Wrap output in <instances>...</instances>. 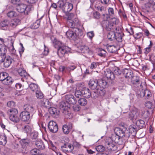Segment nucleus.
I'll list each match as a JSON object with an SVG mask.
<instances>
[{
  "instance_id": "nucleus-55",
  "label": "nucleus",
  "mask_w": 155,
  "mask_h": 155,
  "mask_svg": "<svg viewBox=\"0 0 155 155\" xmlns=\"http://www.w3.org/2000/svg\"><path fill=\"white\" fill-rule=\"evenodd\" d=\"M20 45H21V47L19 48L18 51L20 56H21L22 54L24 52L25 49L21 43H20Z\"/></svg>"
},
{
  "instance_id": "nucleus-64",
  "label": "nucleus",
  "mask_w": 155,
  "mask_h": 155,
  "mask_svg": "<svg viewBox=\"0 0 155 155\" xmlns=\"http://www.w3.org/2000/svg\"><path fill=\"white\" fill-rule=\"evenodd\" d=\"M87 35L88 37L90 39H91L94 36L93 31H91L87 32Z\"/></svg>"
},
{
  "instance_id": "nucleus-47",
  "label": "nucleus",
  "mask_w": 155,
  "mask_h": 155,
  "mask_svg": "<svg viewBox=\"0 0 155 155\" xmlns=\"http://www.w3.org/2000/svg\"><path fill=\"white\" fill-rule=\"evenodd\" d=\"M30 136L31 138L35 141L38 136V133L36 132H33L31 133Z\"/></svg>"
},
{
  "instance_id": "nucleus-30",
  "label": "nucleus",
  "mask_w": 155,
  "mask_h": 155,
  "mask_svg": "<svg viewBox=\"0 0 155 155\" xmlns=\"http://www.w3.org/2000/svg\"><path fill=\"white\" fill-rule=\"evenodd\" d=\"M73 8V5L72 4L68 2L65 3V5L64 8L65 11L68 12H70Z\"/></svg>"
},
{
  "instance_id": "nucleus-27",
  "label": "nucleus",
  "mask_w": 155,
  "mask_h": 155,
  "mask_svg": "<svg viewBox=\"0 0 155 155\" xmlns=\"http://www.w3.org/2000/svg\"><path fill=\"white\" fill-rule=\"evenodd\" d=\"M74 31L76 34V36L77 35L79 37H83L84 35L82 29L80 28L79 27L75 28Z\"/></svg>"
},
{
  "instance_id": "nucleus-4",
  "label": "nucleus",
  "mask_w": 155,
  "mask_h": 155,
  "mask_svg": "<svg viewBox=\"0 0 155 155\" xmlns=\"http://www.w3.org/2000/svg\"><path fill=\"white\" fill-rule=\"evenodd\" d=\"M32 7L31 6H27L24 4H20L17 5L16 9L18 12H24L26 15L28 14V12L32 10Z\"/></svg>"
},
{
  "instance_id": "nucleus-43",
  "label": "nucleus",
  "mask_w": 155,
  "mask_h": 155,
  "mask_svg": "<svg viewBox=\"0 0 155 155\" xmlns=\"http://www.w3.org/2000/svg\"><path fill=\"white\" fill-rule=\"evenodd\" d=\"M35 92L36 96L38 98L42 99L43 98V94L40 91V88Z\"/></svg>"
},
{
  "instance_id": "nucleus-37",
  "label": "nucleus",
  "mask_w": 155,
  "mask_h": 155,
  "mask_svg": "<svg viewBox=\"0 0 155 155\" xmlns=\"http://www.w3.org/2000/svg\"><path fill=\"white\" fill-rule=\"evenodd\" d=\"M40 20H37L35 22H34L33 24L31 25V28L32 29H37L39 27L40 25Z\"/></svg>"
},
{
  "instance_id": "nucleus-48",
  "label": "nucleus",
  "mask_w": 155,
  "mask_h": 155,
  "mask_svg": "<svg viewBox=\"0 0 155 155\" xmlns=\"http://www.w3.org/2000/svg\"><path fill=\"white\" fill-rule=\"evenodd\" d=\"M9 25V22L7 20H4L0 23V26L2 27H7Z\"/></svg>"
},
{
  "instance_id": "nucleus-12",
  "label": "nucleus",
  "mask_w": 155,
  "mask_h": 155,
  "mask_svg": "<svg viewBox=\"0 0 155 155\" xmlns=\"http://www.w3.org/2000/svg\"><path fill=\"white\" fill-rule=\"evenodd\" d=\"M66 100L69 104H74L77 103V101L72 95H68L66 96Z\"/></svg>"
},
{
  "instance_id": "nucleus-15",
  "label": "nucleus",
  "mask_w": 155,
  "mask_h": 155,
  "mask_svg": "<svg viewBox=\"0 0 155 155\" xmlns=\"http://www.w3.org/2000/svg\"><path fill=\"white\" fill-rule=\"evenodd\" d=\"M49 110L50 114L54 117H57L59 115L60 111L58 109L52 107L49 108Z\"/></svg>"
},
{
  "instance_id": "nucleus-54",
  "label": "nucleus",
  "mask_w": 155,
  "mask_h": 155,
  "mask_svg": "<svg viewBox=\"0 0 155 155\" xmlns=\"http://www.w3.org/2000/svg\"><path fill=\"white\" fill-rule=\"evenodd\" d=\"M143 95L145 96H146L148 98L151 96V92L147 90H145L144 92Z\"/></svg>"
},
{
  "instance_id": "nucleus-1",
  "label": "nucleus",
  "mask_w": 155,
  "mask_h": 155,
  "mask_svg": "<svg viewBox=\"0 0 155 155\" xmlns=\"http://www.w3.org/2000/svg\"><path fill=\"white\" fill-rule=\"evenodd\" d=\"M118 22V20L116 17L110 19L109 21H104L102 22L103 27L107 31L114 30L115 25Z\"/></svg>"
},
{
  "instance_id": "nucleus-39",
  "label": "nucleus",
  "mask_w": 155,
  "mask_h": 155,
  "mask_svg": "<svg viewBox=\"0 0 155 155\" xmlns=\"http://www.w3.org/2000/svg\"><path fill=\"white\" fill-rule=\"evenodd\" d=\"M107 49L109 52L112 53L115 52L117 50L116 47L114 45L108 46L107 47Z\"/></svg>"
},
{
  "instance_id": "nucleus-49",
  "label": "nucleus",
  "mask_w": 155,
  "mask_h": 155,
  "mask_svg": "<svg viewBox=\"0 0 155 155\" xmlns=\"http://www.w3.org/2000/svg\"><path fill=\"white\" fill-rule=\"evenodd\" d=\"M7 51L6 48L0 45V55H5Z\"/></svg>"
},
{
  "instance_id": "nucleus-7",
  "label": "nucleus",
  "mask_w": 155,
  "mask_h": 155,
  "mask_svg": "<svg viewBox=\"0 0 155 155\" xmlns=\"http://www.w3.org/2000/svg\"><path fill=\"white\" fill-rule=\"evenodd\" d=\"M70 51V49L68 47L62 46L58 49L57 54L59 57H61L64 56L65 54L69 51Z\"/></svg>"
},
{
  "instance_id": "nucleus-62",
  "label": "nucleus",
  "mask_w": 155,
  "mask_h": 155,
  "mask_svg": "<svg viewBox=\"0 0 155 155\" xmlns=\"http://www.w3.org/2000/svg\"><path fill=\"white\" fill-rule=\"evenodd\" d=\"M81 95H82V90L81 91L77 90L75 92V95L77 97L79 98Z\"/></svg>"
},
{
  "instance_id": "nucleus-34",
  "label": "nucleus",
  "mask_w": 155,
  "mask_h": 155,
  "mask_svg": "<svg viewBox=\"0 0 155 155\" xmlns=\"http://www.w3.org/2000/svg\"><path fill=\"white\" fill-rule=\"evenodd\" d=\"M2 83L4 84L8 85L11 84L12 83V79L10 77L7 75V77L4 79L2 81Z\"/></svg>"
},
{
  "instance_id": "nucleus-8",
  "label": "nucleus",
  "mask_w": 155,
  "mask_h": 155,
  "mask_svg": "<svg viewBox=\"0 0 155 155\" xmlns=\"http://www.w3.org/2000/svg\"><path fill=\"white\" fill-rule=\"evenodd\" d=\"M139 115V113L138 109L134 107L130 112L129 117L132 120H136Z\"/></svg>"
},
{
  "instance_id": "nucleus-40",
  "label": "nucleus",
  "mask_w": 155,
  "mask_h": 155,
  "mask_svg": "<svg viewBox=\"0 0 155 155\" xmlns=\"http://www.w3.org/2000/svg\"><path fill=\"white\" fill-rule=\"evenodd\" d=\"M6 143V137L5 135L0 136V145L4 146Z\"/></svg>"
},
{
  "instance_id": "nucleus-46",
  "label": "nucleus",
  "mask_w": 155,
  "mask_h": 155,
  "mask_svg": "<svg viewBox=\"0 0 155 155\" xmlns=\"http://www.w3.org/2000/svg\"><path fill=\"white\" fill-rule=\"evenodd\" d=\"M7 75L8 74L5 72H2L0 73V81H2L5 78L7 77Z\"/></svg>"
},
{
  "instance_id": "nucleus-61",
  "label": "nucleus",
  "mask_w": 155,
  "mask_h": 155,
  "mask_svg": "<svg viewBox=\"0 0 155 155\" xmlns=\"http://www.w3.org/2000/svg\"><path fill=\"white\" fill-rule=\"evenodd\" d=\"M38 151L36 149H34L31 150L30 153L32 155H36L37 154L39 153Z\"/></svg>"
},
{
  "instance_id": "nucleus-32",
  "label": "nucleus",
  "mask_w": 155,
  "mask_h": 155,
  "mask_svg": "<svg viewBox=\"0 0 155 155\" xmlns=\"http://www.w3.org/2000/svg\"><path fill=\"white\" fill-rule=\"evenodd\" d=\"M22 130L23 132L26 133L28 135L31 133V129L29 125H25L22 126Z\"/></svg>"
},
{
  "instance_id": "nucleus-17",
  "label": "nucleus",
  "mask_w": 155,
  "mask_h": 155,
  "mask_svg": "<svg viewBox=\"0 0 155 155\" xmlns=\"http://www.w3.org/2000/svg\"><path fill=\"white\" fill-rule=\"evenodd\" d=\"M139 129L137 128L136 126L134 125H130L129 127V132L128 133L131 134L133 136H134L136 135L137 130Z\"/></svg>"
},
{
  "instance_id": "nucleus-31",
  "label": "nucleus",
  "mask_w": 155,
  "mask_h": 155,
  "mask_svg": "<svg viewBox=\"0 0 155 155\" xmlns=\"http://www.w3.org/2000/svg\"><path fill=\"white\" fill-rule=\"evenodd\" d=\"M11 47L10 48V52L12 54L15 55L16 54V51L15 50V49L14 48V47L13 44L14 43V41H15V39L13 38H11Z\"/></svg>"
},
{
  "instance_id": "nucleus-10",
  "label": "nucleus",
  "mask_w": 155,
  "mask_h": 155,
  "mask_svg": "<svg viewBox=\"0 0 155 155\" xmlns=\"http://www.w3.org/2000/svg\"><path fill=\"white\" fill-rule=\"evenodd\" d=\"M131 82L134 87H138L141 86V82L139 77L134 76L132 77L131 79Z\"/></svg>"
},
{
  "instance_id": "nucleus-24",
  "label": "nucleus",
  "mask_w": 155,
  "mask_h": 155,
  "mask_svg": "<svg viewBox=\"0 0 155 155\" xmlns=\"http://www.w3.org/2000/svg\"><path fill=\"white\" fill-rule=\"evenodd\" d=\"M25 111L28 112L29 113H33L35 112V109L34 107L31 105L26 104L24 105Z\"/></svg>"
},
{
  "instance_id": "nucleus-28",
  "label": "nucleus",
  "mask_w": 155,
  "mask_h": 155,
  "mask_svg": "<svg viewBox=\"0 0 155 155\" xmlns=\"http://www.w3.org/2000/svg\"><path fill=\"white\" fill-rule=\"evenodd\" d=\"M35 144L39 149H43L45 148L44 145L41 140L39 139L35 141Z\"/></svg>"
},
{
  "instance_id": "nucleus-21",
  "label": "nucleus",
  "mask_w": 155,
  "mask_h": 155,
  "mask_svg": "<svg viewBox=\"0 0 155 155\" xmlns=\"http://www.w3.org/2000/svg\"><path fill=\"white\" fill-rule=\"evenodd\" d=\"M13 59L10 57L7 56L5 57L4 62V66L5 68L9 67L12 63Z\"/></svg>"
},
{
  "instance_id": "nucleus-2",
  "label": "nucleus",
  "mask_w": 155,
  "mask_h": 155,
  "mask_svg": "<svg viewBox=\"0 0 155 155\" xmlns=\"http://www.w3.org/2000/svg\"><path fill=\"white\" fill-rule=\"evenodd\" d=\"M114 130L115 134L119 136L121 138L125 137L126 139H127L130 137V134L127 130V127L125 126L116 127Z\"/></svg>"
},
{
  "instance_id": "nucleus-18",
  "label": "nucleus",
  "mask_w": 155,
  "mask_h": 155,
  "mask_svg": "<svg viewBox=\"0 0 155 155\" xmlns=\"http://www.w3.org/2000/svg\"><path fill=\"white\" fill-rule=\"evenodd\" d=\"M72 126V124L71 123H69L68 125L64 124L62 127V130L63 133L65 134H69L70 129H71Z\"/></svg>"
},
{
  "instance_id": "nucleus-16",
  "label": "nucleus",
  "mask_w": 155,
  "mask_h": 155,
  "mask_svg": "<svg viewBox=\"0 0 155 155\" xmlns=\"http://www.w3.org/2000/svg\"><path fill=\"white\" fill-rule=\"evenodd\" d=\"M122 72L126 78L128 79L132 78L133 76V73L130 70L124 69L123 70Z\"/></svg>"
},
{
  "instance_id": "nucleus-29",
  "label": "nucleus",
  "mask_w": 155,
  "mask_h": 155,
  "mask_svg": "<svg viewBox=\"0 0 155 155\" xmlns=\"http://www.w3.org/2000/svg\"><path fill=\"white\" fill-rule=\"evenodd\" d=\"M66 35L68 38H69V39H73L76 36L75 31L71 30L68 31L66 32Z\"/></svg>"
},
{
  "instance_id": "nucleus-38",
  "label": "nucleus",
  "mask_w": 155,
  "mask_h": 155,
  "mask_svg": "<svg viewBox=\"0 0 155 155\" xmlns=\"http://www.w3.org/2000/svg\"><path fill=\"white\" fill-rule=\"evenodd\" d=\"M141 115L144 118H147L149 115L148 110L145 109H143L141 110Z\"/></svg>"
},
{
  "instance_id": "nucleus-3",
  "label": "nucleus",
  "mask_w": 155,
  "mask_h": 155,
  "mask_svg": "<svg viewBox=\"0 0 155 155\" xmlns=\"http://www.w3.org/2000/svg\"><path fill=\"white\" fill-rule=\"evenodd\" d=\"M9 115L10 120L14 123H18L20 121V119L18 114V111L15 109L9 110L8 111Z\"/></svg>"
},
{
  "instance_id": "nucleus-19",
  "label": "nucleus",
  "mask_w": 155,
  "mask_h": 155,
  "mask_svg": "<svg viewBox=\"0 0 155 155\" xmlns=\"http://www.w3.org/2000/svg\"><path fill=\"white\" fill-rule=\"evenodd\" d=\"M21 23L20 19L16 18L12 20L9 22V26L13 28H15Z\"/></svg>"
},
{
  "instance_id": "nucleus-14",
  "label": "nucleus",
  "mask_w": 155,
  "mask_h": 155,
  "mask_svg": "<svg viewBox=\"0 0 155 155\" xmlns=\"http://www.w3.org/2000/svg\"><path fill=\"white\" fill-rule=\"evenodd\" d=\"M104 75L107 79L113 80L115 78L113 72L108 69H107L104 71Z\"/></svg>"
},
{
  "instance_id": "nucleus-20",
  "label": "nucleus",
  "mask_w": 155,
  "mask_h": 155,
  "mask_svg": "<svg viewBox=\"0 0 155 155\" xmlns=\"http://www.w3.org/2000/svg\"><path fill=\"white\" fill-rule=\"evenodd\" d=\"M82 95L85 98H89L91 96V93L88 88L85 87L82 89Z\"/></svg>"
},
{
  "instance_id": "nucleus-56",
  "label": "nucleus",
  "mask_w": 155,
  "mask_h": 155,
  "mask_svg": "<svg viewBox=\"0 0 155 155\" xmlns=\"http://www.w3.org/2000/svg\"><path fill=\"white\" fill-rule=\"evenodd\" d=\"M59 69L60 71L62 73L66 72L67 71H68L67 67L62 66H60Z\"/></svg>"
},
{
  "instance_id": "nucleus-22",
  "label": "nucleus",
  "mask_w": 155,
  "mask_h": 155,
  "mask_svg": "<svg viewBox=\"0 0 155 155\" xmlns=\"http://www.w3.org/2000/svg\"><path fill=\"white\" fill-rule=\"evenodd\" d=\"M97 80H91L89 82L88 85L92 89H96L99 87L97 86Z\"/></svg>"
},
{
  "instance_id": "nucleus-25",
  "label": "nucleus",
  "mask_w": 155,
  "mask_h": 155,
  "mask_svg": "<svg viewBox=\"0 0 155 155\" xmlns=\"http://www.w3.org/2000/svg\"><path fill=\"white\" fill-rule=\"evenodd\" d=\"M63 113L64 115L66 118L70 119L72 117V114L69 109H66L65 108H63Z\"/></svg>"
},
{
  "instance_id": "nucleus-9",
  "label": "nucleus",
  "mask_w": 155,
  "mask_h": 155,
  "mask_svg": "<svg viewBox=\"0 0 155 155\" xmlns=\"http://www.w3.org/2000/svg\"><path fill=\"white\" fill-rule=\"evenodd\" d=\"M48 127L50 131L53 133L57 132L58 130V127L56 123L53 121H50L48 124Z\"/></svg>"
},
{
  "instance_id": "nucleus-45",
  "label": "nucleus",
  "mask_w": 155,
  "mask_h": 155,
  "mask_svg": "<svg viewBox=\"0 0 155 155\" xmlns=\"http://www.w3.org/2000/svg\"><path fill=\"white\" fill-rule=\"evenodd\" d=\"M19 75L21 77H25L26 74V71L22 68H19L18 70Z\"/></svg>"
},
{
  "instance_id": "nucleus-33",
  "label": "nucleus",
  "mask_w": 155,
  "mask_h": 155,
  "mask_svg": "<svg viewBox=\"0 0 155 155\" xmlns=\"http://www.w3.org/2000/svg\"><path fill=\"white\" fill-rule=\"evenodd\" d=\"M136 125L139 129L145 126V122L143 120H139L136 121Z\"/></svg>"
},
{
  "instance_id": "nucleus-13",
  "label": "nucleus",
  "mask_w": 155,
  "mask_h": 155,
  "mask_svg": "<svg viewBox=\"0 0 155 155\" xmlns=\"http://www.w3.org/2000/svg\"><path fill=\"white\" fill-rule=\"evenodd\" d=\"M111 139L113 141L118 144H122L123 143L122 140V138L119 136L115 134L112 135L111 137Z\"/></svg>"
},
{
  "instance_id": "nucleus-6",
  "label": "nucleus",
  "mask_w": 155,
  "mask_h": 155,
  "mask_svg": "<svg viewBox=\"0 0 155 155\" xmlns=\"http://www.w3.org/2000/svg\"><path fill=\"white\" fill-rule=\"evenodd\" d=\"M97 87L91 94V96L93 97L96 98L99 96H103L105 93V91L103 88L100 87Z\"/></svg>"
},
{
  "instance_id": "nucleus-52",
  "label": "nucleus",
  "mask_w": 155,
  "mask_h": 155,
  "mask_svg": "<svg viewBox=\"0 0 155 155\" xmlns=\"http://www.w3.org/2000/svg\"><path fill=\"white\" fill-rule=\"evenodd\" d=\"M75 18H77L75 14L73 13H70L68 16L67 21H69L70 20H73Z\"/></svg>"
},
{
  "instance_id": "nucleus-41",
  "label": "nucleus",
  "mask_w": 155,
  "mask_h": 155,
  "mask_svg": "<svg viewBox=\"0 0 155 155\" xmlns=\"http://www.w3.org/2000/svg\"><path fill=\"white\" fill-rule=\"evenodd\" d=\"M107 37L108 39L112 41L115 38V34L114 32L112 31L108 33Z\"/></svg>"
},
{
  "instance_id": "nucleus-36",
  "label": "nucleus",
  "mask_w": 155,
  "mask_h": 155,
  "mask_svg": "<svg viewBox=\"0 0 155 155\" xmlns=\"http://www.w3.org/2000/svg\"><path fill=\"white\" fill-rule=\"evenodd\" d=\"M7 15L8 17L10 18L16 17L18 16L17 13L13 11L9 12L7 13Z\"/></svg>"
},
{
  "instance_id": "nucleus-58",
  "label": "nucleus",
  "mask_w": 155,
  "mask_h": 155,
  "mask_svg": "<svg viewBox=\"0 0 155 155\" xmlns=\"http://www.w3.org/2000/svg\"><path fill=\"white\" fill-rule=\"evenodd\" d=\"M108 11L110 15H114L115 14L114 9L112 8H109L108 9Z\"/></svg>"
},
{
  "instance_id": "nucleus-11",
  "label": "nucleus",
  "mask_w": 155,
  "mask_h": 155,
  "mask_svg": "<svg viewBox=\"0 0 155 155\" xmlns=\"http://www.w3.org/2000/svg\"><path fill=\"white\" fill-rule=\"evenodd\" d=\"M20 117L21 120L23 121H27L30 119V114L28 112L23 111L20 114Z\"/></svg>"
},
{
  "instance_id": "nucleus-44",
  "label": "nucleus",
  "mask_w": 155,
  "mask_h": 155,
  "mask_svg": "<svg viewBox=\"0 0 155 155\" xmlns=\"http://www.w3.org/2000/svg\"><path fill=\"white\" fill-rule=\"evenodd\" d=\"M78 101L79 104L82 106H85L87 103V100L84 98H81L79 99Z\"/></svg>"
},
{
  "instance_id": "nucleus-42",
  "label": "nucleus",
  "mask_w": 155,
  "mask_h": 155,
  "mask_svg": "<svg viewBox=\"0 0 155 155\" xmlns=\"http://www.w3.org/2000/svg\"><path fill=\"white\" fill-rule=\"evenodd\" d=\"M106 146L109 150H114V148L115 147V145L112 142H107L106 143Z\"/></svg>"
},
{
  "instance_id": "nucleus-35",
  "label": "nucleus",
  "mask_w": 155,
  "mask_h": 155,
  "mask_svg": "<svg viewBox=\"0 0 155 155\" xmlns=\"http://www.w3.org/2000/svg\"><path fill=\"white\" fill-rule=\"evenodd\" d=\"M29 88L33 91H36L39 89L38 85L34 83H31L30 84Z\"/></svg>"
},
{
  "instance_id": "nucleus-50",
  "label": "nucleus",
  "mask_w": 155,
  "mask_h": 155,
  "mask_svg": "<svg viewBox=\"0 0 155 155\" xmlns=\"http://www.w3.org/2000/svg\"><path fill=\"white\" fill-rule=\"evenodd\" d=\"M95 149L98 152H102L105 150V148L103 146L101 145L96 147Z\"/></svg>"
},
{
  "instance_id": "nucleus-59",
  "label": "nucleus",
  "mask_w": 155,
  "mask_h": 155,
  "mask_svg": "<svg viewBox=\"0 0 155 155\" xmlns=\"http://www.w3.org/2000/svg\"><path fill=\"white\" fill-rule=\"evenodd\" d=\"M66 146L65 148H69V150H68L69 151V152L72 151L74 149V146L71 144L69 143L68 144H66Z\"/></svg>"
},
{
  "instance_id": "nucleus-53",
  "label": "nucleus",
  "mask_w": 155,
  "mask_h": 155,
  "mask_svg": "<svg viewBox=\"0 0 155 155\" xmlns=\"http://www.w3.org/2000/svg\"><path fill=\"white\" fill-rule=\"evenodd\" d=\"M99 65V63L98 62H93L91 63L90 66L91 69H95Z\"/></svg>"
},
{
  "instance_id": "nucleus-26",
  "label": "nucleus",
  "mask_w": 155,
  "mask_h": 155,
  "mask_svg": "<svg viewBox=\"0 0 155 155\" xmlns=\"http://www.w3.org/2000/svg\"><path fill=\"white\" fill-rule=\"evenodd\" d=\"M97 83L99 85V88L100 87L103 88L104 89V88L106 87L107 85V82L103 79H100L97 81Z\"/></svg>"
},
{
  "instance_id": "nucleus-63",
  "label": "nucleus",
  "mask_w": 155,
  "mask_h": 155,
  "mask_svg": "<svg viewBox=\"0 0 155 155\" xmlns=\"http://www.w3.org/2000/svg\"><path fill=\"white\" fill-rule=\"evenodd\" d=\"M82 50L84 53H88L89 52L90 50L89 48L86 46H83L82 48Z\"/></svg>"
},
{
  "instance_id": "nucleus-5",
  "label": "nucleus",
  "mask_w": 155,
  "mask_h": 155,
  "mask_svg": "<svg viewBox=\"0 0 155 155\" xmlns=\"http://www.w3.org/2000/svg\"><path fill=\"white\" fill-rule=\"evenodd\" d=\"M67 23L69 27L75 29L78 27H81V23L77 18H75V19H74L73 20L67 21Z\"/></svg>"
},
{
  "instance_id": "nucleus-23",
  "label": "nucleus",
  "mask_w": 155,
  "mask_h": 155,
  "mask_svg": "<svg viewBox=\"0 0 155 155\" xmlns=\"http://www.w3.org/2000/svg\"><path fill=\"white\" fill-rule=\"evenodd\" d=\"M52 41L54 47L58 49L63 45L61 42L57 40L56 38H54L53 39H52Z\"/></svg>"
},
{
  "instance_id": "nucleus-60",
  "label": "nucleus",
  "mask_w": 155,
  "mask_h": 155,
  "mask_svg": "<svg viewBox=\"0 0 155 155\" xmlns=\"http://www.w3.org/2000/svg\"><path fill=\"white\" fill-rule=\"evenodd\" d=\"M121 71L118 68H116L114 70L113 73L115 76V75H119L121 74Z\"/></svg>"
},
{
  "instance_id": "nucleus-51",
  "label": "nucleus",
  "mask_w": 155,
  "mask_h": 155,
  "mask_svg": "<svg viewBox=\"0 0 155 155\" xmlns=\"http://www.w3.org/2000/svg\"><path fill=\"white\" fill-rule=\"evenodd\" d=\"M106 52L105 50L103 49H100L98 52V55L101 57H104L106 56Z\"/></svg>"
},
{
  "instance_id": "nucleus-57",
  "label": "nucleus",
  "mask_w": 155,
  "mask_h": 155,
  "mask_svg": "<svg viewBox=\"0 0 155 155\" xmlns=\"http://www.w3.org/2000/svg\"><path fill=\"white\" fill-rule=\"evenodd\" d=\"M7 104L8 107H13L15 106V103L13 101H10L8 102Z\"/></svg>"
}]
</instances>
